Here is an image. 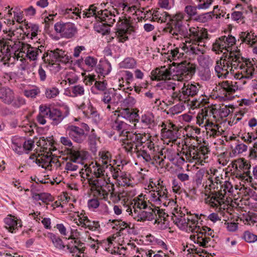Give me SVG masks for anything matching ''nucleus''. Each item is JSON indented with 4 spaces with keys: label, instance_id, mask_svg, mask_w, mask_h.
<instances>
[{
    "label": "nucleus",
    "instance_id": "nucleus-45",
    "mask_svg": "<svg viewBox=\"0 0 257 257\" xmlns=\"http://www.w3.org/2000/svg\"><path fill=\"white\" fill-rule=\"evenodd\" d=\"M240 38L243 42L250 46H253V44L257 41V37L252 31L242 32L240 34Z\"/></svg>",
    "mask_w": 257,
    "mask_h": 257
},
{
    "label": "nucleus",
    "instance_id": "nucleus-3",
    "mask_svg": "<svg viewBox=\"0 0 257 257\" xmlns=\"http://www.w3.org/2000/svg\"><path fill=\"white\" fill-rule=\"evenodd\" d=\"M107 0H104L100 4L101 8L104 10L98 11V9L94 5H91L88 9H86L82 12H79L78 8L71 6L70 8H62L60 10V13L67 19L76 20L83 18L94 17L95 19L100 20L96 23L94 25L95 31L103 35L108 34L110 32V27L115 22L118 15L121 12L114 8L110 4H106Z\"/></svg>",
    "mask_w": 257,
    "mask_h": 257
},
{
    "label": "nucleus",
    "instance_id": "nucleus-21",
    "mask_svg": "<svg viewBox=\"0 0 257 257\" xmlns=\"http://www.w3.org/2000/svg\"><path fill=\"white\" fill-rule=\"evenodd\" d=\"M0 100L4 104L19 108L24 105L25 99L21 96H15L14 91L8 87L0 88Z\"/></svg>",
    "mask_w": 257,
    "mask_h": 257
},
{
    "label": "nucleus",
    "instance_id": "nucleus-12",
    "mask_svg": "<svg viewBox=\"0 0 257 257\" xmlns=\"http://www.w3.org/2000/svg\"><path fill=\"white\" fill-rule=\"evenodd\" d=\"M110 179L108 181V184L111 186L110 190L106 193L107 197L106 198H103L98 194L96 186H94V195L97 196L100 199H103L105 201H107L108 199V194H110V199L114 203H117L119 201H121L123 206L126 208V209L131 206V204L134 201V199L132 198L136 195L137 191L135 189L132 188L130 190H126L122 193H118L114 191L113 185L109 183Z\"/></svg>",
    "mask_w": 257,
    "mask_h": 257
},
{
    "label": "nucleus",
    "instance_id": "nucleus-62",
    "mask_svg": "<svg viewBox=\"0 0 257 257\" xmlns=\"http://www.w3.org/2000/svg\"><path fill=\"white\" fill-rule=\"evenodd\" d=\"M34 197L35 199L41 200L43 202L46 203L53 201V197L50 194L46 193L36 194Z\"/></svg>",
    "mask_w": 257,
    "mask_h": 257
},
{
    "label": "nucleus",
    "instance_id": "nucleus-46",
    "mask_svg": "<svg viewBox=\"0 0 257 257\" xmlns=\"http://www.w3.org/2000/svg\"><path fill=\"white\" fill-rule=\"evenodd\" d=\"M47 237L50 239L53 245L57 248L60 250H64L65 249L66 245H64L62 239L58 235L52 232H48Z\"/></svg>",
    "mask_w": 257,
    "mask_h": 257
},
{
    "label": "nucleus",
    "instance_id": "nucleus-9",
    "mask_svg": "<svg viewBox=\"0 0 257 257\" xmlns=\"http://www.w3.org/2000/svg\"><path fill=\"white\" fill-rule=\"evenodd\" d=\"M155 14L154 21L160 23H166L167 24L171 25L172 28L170 33L174 38L179 40V37H178L179 35L181 37L186 34L187 22L184 19V15L183 13H178L172 17L166 12L157 11Z\"/></svg>",
    "mask_w": 257,
    "mask_h": 257
},
{
    "label": "nucleus",
    "instance_id": "nucleus-10",
    "mask_svg": "<svg viewBox=\"0 0 257 257\" xmlns=\"http://www.w3.org/2000/svg\"><path fill=\"white\" fill-rule=\"evenodd\" d=\"M131 204L126 211L131 215L132 217L137 221L144 222L146 221H152L157 218V215L161 218L160 221H158V224L161 226L159 227L161 229H165L168 227V223L165 220L166 213L163 212V210L155 207L154 209L150 208L149 210H142L143 209H140L137 206L134 205L133 202ZM158 220L155 219V223Z\"/></svg>",
    "mask_w": 257,
    "mask_h": 257
},
{
    "label": "nucleus",
    "instance_id": "nucleus-25",
    "mask_svg": "<svg viewBox=\"0 0 257 257\" xmlns=\"http://www.w3.org/2000/svg\"><path fill=\"white\" fill-rule=\"evenodd\" d=\"M116 111H114V113L111 115L109 124L113 130L117 131L120 135L125 137L123 143L127 140V136L132 134L130 133V131L132 127L131 125L121 120L118 116H116Z\"/></svg>",
    "mask_w": 257,
    "mask_h": 257
},
{
    "label": "nucleus",
    "instance_id": "nucleus-33",
    "mask_svg": "<svg viewBox=\"0 0 257 257\" xmlns=\"http://www.w3.org/2000/svg\"><path fill=\"white\" fill-rule=\"evenodd\" d=\"M6 228L11 233H15L22 226V222L18 217L9 215L4 219Z\"/></svg>",
    "mask_w": 257,
    "mask_h": 257
},
{
    "label": "nucleus",
    "instance_id": "nucleus-53",
    "mask_svg": "<svg viewBox=\"0 0 257 257\" xmlns=\"http://www.w3.org/2000/svg\"><path fill=\"white\" fill-rule=\"evenodd\" d=\"M78 80V77L73 71L68 72L65 76V79L61 82V84L63 85V84H66V82H68L69 84H73L77 82Z\"/></svg>",
    "mask_w": 257,
    "mask_h": 257
},
{
    "label": "nucleus",
    "instance_id": "nucleus-4",
    "mask_svg": "<svg viewBox=\"0 0 257 257\" xmlns=\"http://www.w3.org/2000/svg\"><path fill=\"white\" fill-rule=\"evenodd\" d=\"M196 71L195 66L190 63L177 66L161 67L153 70L151 78L153 80H167L163 83L164 88L176 92V88L181 87V81L190 80Z\"/></svg>",
    "mask_w": 257,
    "mask_h": 257
},
{
    "label": "nucleus",
    "instance_id": "nucleus-59",
    "mask_svg": "<svg viewBox=\"0 0 257 257\" xmlns=\"http://www.w3.org/2000/svg\"><path fill=\"white\" fill-rule=\"evenodd\" d=\"M149 187H151L152 190H161V188L163 187H166L164 185L163 181L161 179L153 180V179H150L149 181V185L148 186Z\"/></svg>",
    "mask_w": 257,
    "mask_h": 257
},
{
    "label": "nucleus",
    "instance_id": "nucleus-57",
    "mask_svg": "<svg viewBox=\"0 0 257 257\" xmlns=\"http://www.w3.org/2000/svg\"><path fill=\"white\" fill-rule=\"evenodd\" d=\"M119 103H121V105L123 106L133 107L136 104V100L134 97L127 95L125 98H123L122 97L121 100L119 101Z\"/></svg>",
    "mask_w": 257,
    "mask_h": 257
},
{
    "label": "nucleus",
    "instance_id": "nucleus-24",
    "mask_svg": "<svg viewBox=\"0 0 257 257\" xmlns=\"http://www.w3.org/2000/svg\"><path fill=\"white\" fill-rule=\"evenodd\" d=\"M11 148L17 154L21 155L28 154L34 147V141L32 140H26L24 138L17 136L12 138Z\"/></svg>",
    "mask_w": 257,
    "mask_h": 257
},
{
    "label": "nucleus",
    "instance_id": "nucleus-20",
    "mask_svg": "<svg viewBox=\"0 0 257 257\" xmlns=\"http://www.w3.org/2000/svg\"><path fill=\"white\" fill-rule=\"evenodd\" d=\"M196 123L202 127H204L207 134L213 137L221 135L220 126L211 120L207 111L198 113L196 117Z\"/></svg>",
    "mask_w": 257,
    "mask_h": 257
},
{
    "label": "nucleus",
    "instance_id": "nucleus-27",
    "mask_svg": "<svg viewBox=\"0 0 257 257\" xmlns=\"http://www.w3.org/2000/svg\"><path fill=\"white\" fill-rule=\"evenodd\" d=\"M135 37V31L128 23L121 22L119 25L115 32V38L119 43H124Z\"/></svg>",
    "mask_w": 257,
    "mask_h": 257
},
{
    "label": "nucleus",
    "instance_id": "nucleus-13",
    "mask_svg": "<svg viewBox=\"0 0 257 257\" xmlns=\"http://www.w3.org/2000/svg\"><path fill=\"white\" fill-rule=\"evenodd\" d=\"M251 167L250 162L243 158L237 159L232 162V168L234 169L233 175L243 186L252 184Z\"/></svg>",
    "mask_w": 257,
    "mask_h": 257
},
{
    "label": "nucleus",
    "instance_id": "nucleus-44",
    "mask_svg": "<svg viewBox=\"0 0 257 257\" xmlns=\"http://www.w3.org/2000/svg\"><path fill=\"white\" fill-rule=\"evenodd\" d=\"M120 78H118V86L120 87H124V80L125 81L126 84L129 85L134 80V75L132 72L129 71H123L120 72Z\"/></svg>",
    "mask_w": 257,
    "mask_h": 257
},
{
    "label": "nucleus",
    "instance_id": "nucleus-2",
    "mask_svg": "<svg viewBox=\"0 0 257 257\" xmlns=\"http://www.w3.org/2000/svg\"><path fill=\"white\" fill-rule=\"evenodd\" d=\"M116 164L117 161L112 159L109 152L102 150L99 152L96 160L88 165L85 164L80 173L82 178L88 180L96 178L93 183L96 186L98 194L106 198V193L111 187L108 184L109 179L110 177L117 178L118 176L119 171L114 169V165Z\"/></svg>",
    "mask_w": 257,
    "mask_h": 257
},
{
    "label": "nucleus",
    "instance_id": "nucleus-58",
    "mask_svg": "<svg viewBox=\"0 0 257 257\" xmlns=\"http://www.w3.org/2000/svg\"><path fill=\"white\" fill-rule=\"evenodd\" d=\"M121 173L119 175L118 177L114 178L115 179H117L118 182V184L123 186L128 187L132 184V181L126 175H120Z\"/></svg>",
    "mask_w": 257,
    "mask_h": 257
},
{
    "label": "nucleus",
    "instance_id": "nucleus-34",
    "mask_svg": "<svg viewBox=\"0 0 257 257\" xmlns=\"http://www.w3.org/2000/svg\"><path fill=\"white\" fill-rule=\"evenodd\" d=\"M239 82H234L232 81L226 80L219 83V86L223 92L224 97L227 98V94H230L234 93L239 87L238 86Z\"/></svg>",
    "mask_w": 257,
    "mask_h": 257
},
{
    "label": "nucleus",
    "instance_id": "nucleus-32",
    "mask_svg": "<svg viewBox=\"0 0 257 257\" xmlns=\"http://www.w3.org/2000/svg\"><path fill=\"white\" fill-rule=\"evenodd\" d=\"M75 220L78 225L91 231H96L100 228L98 221L89 220L88 217L82 213L78 215Z\"/></svg>",
    "mask_w": 257,
    "mask_h": 257
},
{
    "label": "nucleus",
    "instance_id": "nucleus-40",
    "mask_svg": "<svg viewBox=\"0 0 257 257\" xmlns=\"http://www.w3.org/2000/svg\"><path fill=\"white\" fill-rule=\"evenodd\" d=\"M111 70V65L107 60L100 61L96 68V72L104 77L109 74Z\"/></svg>",
    "mask_w": 257,
    "mask_h": 257
},
{
    "label": "nucleus",
    "instance_id": "nucleus-16",
    "mask_svg": "<svg viewBox=\"0 0 257 257\" xmlns=\"http://www.w3.org/2000/svg\"><path fill=\"white\" fill-rule=\"evenodd\" d=\"M66 133L69 137L74 142L82 144L87 139L90 128L87 124L82 122L79 126L72 124L66 125Z\"/></svg>",
    "mask_w": 257,
    "mask_h": 257
},
{
    "label": "nucleus",
    "instance_id": "nucleus-22",
    "mask_svg": "<svg viewBox=\"0 0 257 257\" xmlns=\"http://www.w3.org/2000/svg\"><path fill=\"white\" fill-rule=\"evenodd\" d=\"M122 95L113 91H108L104 92L101 98V106L105 111L114 113L115 107L121 100Z\"/></svg>",
    "mask_w": 257,
    "mask_h": 257
},
{
    "label": "nucleus",
    "instance_id": "nucleus-5",
    "mask_svg": "<svg viewBox=\"0 0 257 257\" xmlns=\"http://www.w3.org/2000/svg\"><path fill=\"white\" fill-rule=\"evenodd\" d=\"M189 37L186 38L188 32L183 37L185 43H182L179 47L171 51V54L174 60L186 58L188 55L203 54L206 51V42L207 38V32L202 28L197 26H191L189 29Z\"/></svg>",
    "mask_w": 257,
    "mask_h": 257
},
{
    "label": "nucleus",
    "instance_id": "nucleus-19",
    "mask_svg": "<svg viewBox=\"0 0 257 257\" xmlns=\"http://www.w3.org/2000/svg\"><path fill=\"white\" fill-rule=\"evenodd\" d=\"M202 220L200 219L199 220V226L196 227L194 234L190 236L191 239L195 243L198 244L200 246L206 247L207 243L210 240V238L206 235L214 237V231L210 228L202 226L201 222Z\"/></svg>",
    "mask_w": 257,
    "mask_h": 257
},
{
    "label": "nucleus",
    "instance_id": "nucleus-29",
    "mask_svg": "<svg viewBox=\"0 0 257 257\" xmlns=\"http://www.w3.org/2000/svg\"><path fill=\"white\" fill-rule=\"evenodd\" d=\"M78 108L82 111L83 117L87 119H91L95 123H98L100 121V115L91 104L89 99H87L86 102H83L78 105Z\"/></svg>",
    "mask_w": 257,
    "mask_h": 257
},
{
    "label": "nucleus",
    "instance_id": "nucleus-23",
    "mask_svg": "<svg viewBox=\"0 0 257 257\" xmlns=\"http://www.w3.org/2000/svg\"><path fill=\"white\" fill-rule=\"evenodd\" d=\"M44 47L41 45L37 47H32L28 44H23L19 52L17 54L18 59L20 58V61L27 58L30 61L37 60L38 56L43 52Z\"/></svg>",
    "mask_w": 257,
    "mask_h": 257
},
{
    "label": "nucleus",
    "instance_id": "nucleus-17",
    "mask_svg": "<svg viewBox=\"0 0 257 257\" xmlns=\"http://www.w3.org/2000/svg\"><path fill=\"white\" fill-rule=\"evenodd\" d=\"M88 156V152L85 151H71L66 161L65 170L67 172L77 170L78 168V164H84Z\"/></svg>",
    "mask_w": 257,
    "mask_h": 257
},
{
    "label": "nucleus",
    "instance_id": "nucleus-52",
    "mask_svg": "<svg viewBox=\"0 0 257 257\" xmlns=\"http://www.w3.org/2000/svg\"><path fill=\"white\" fill-rule=\"evenodd\" d=\"M70 92L71 96L77 97L82 96L84 94L85 92L84 86L81 84L75 85L70 88Z\"/></svg>",
    "mask_w": 257,
    "mask_h": 257
},
{
    "label": "nucleus",
    "instance_id": "nucleus-63",
    "mask_svg": "<svg viewBox=\"0 0 257 257\" xmlns=\"http://www.w3.org/2000/svg\"><path fill=\"white\" fill-rule=\"evenodd\" d=\"M100 204L98 199L95 198L90 199L87 201V206L91 211H96Z\"/></svg>",
    "mask_w": 257,
    "mask_h": 257
},
{
    "label": "nucleus",
    "instance_id": "nucleus-35",
    "mask_svg": "<svg viewBox=\"0 0 257 257\" xmlns=\"http://www.w3.org/2000/svg\"><path fill=\"white\" fill-rule=\"evenodd\" d=\"M116 116L119 118H123L130 122H138L139 121V115L137 112L132 111L128 108H123L119 112L116 111Z\"/></svg>",
    "mask_w": 257,
    "mask_h": 257
},
{
    "label": "nucleus",
    "instance_id": "nucleus-36",
    "mask_svg": "<svg viewBox=\"0 0 257 257\" xmlns=\"http://www.w3.org/2000/svg\"><path fill=\"white\" fill-rule=\"evenodd\" d=\"M146 241L149 242L151 244L154 245H157L159 247L162 249V250H167L169 251L170 253H173V251L171 249L170 246L167 244L166 239L162 240L152 235L151 234L147 235L146 236Z\"/></svg>",
    "mask_w": 257,
    "mask_h": 257
},
{
    "label": "nucleus",
    "instance_id": "nucleus-30",
    "mask_svg": "<svg viewBox=\"0 0 257 257\" xmlns=\"http://www.w3.org/2000/svg\"><path fill=\"white\" fill-rule=\"evenodd\" d=\"M161 136L164 142L167 144L174 142L178 138L177 127L170 122H163Z\"/></svg>",
    "mask_w": 257,
    "mask_h": 257
},
{
    "label": "nucleus",
    "instance_id": "nucleus-8",
    "mask_svg": "<svg viewBox=\"0 0 257 257\" xmlns=\"http://www.w3.org/2000/svg\"><path fill=\"white\" fill-rule=\"evenodd\" d=\"M149 138V134H131L127 136V140L122 143L121 146L126 152L130 153L134 157L143 162H149L152 160L150 153L141 148Z\"/></svg>",
    "mask_w": 257,
    "mask_h": 257
},
{
    "label": "nucleus",
    "instance_id": "nucleus-64",
    "mask_svg": "<svg viewBox=\"0 0 257 257\" xmlns=\"http://www.w3.org/2000/svg\"><path fill=\"white\" fill-rule=\"evenodd\" d=\"M84 64L89 69H92L97 63V59L93 57L87 56L84 60Z\"/></svg>",
    "mask_w": 257,
    "mask_h": 257
},
{
    "label": "nucleus",
    "instance_id": "nucleus-14",
    "mask_svg": "<svg viewBox=\"0 0 257 257\" xmlns=\"http://www.w3.org/2000/svg\"><path fill=\"white\" fill-rule=\"evenodd\" d=\"M39 31V27L38 25L25 22L24 26H19V27H12L7 30H4L3 32L6 35L7 39H20L22 33H25L28 38L32 39L36 37Z\"/></svg>",
    "mask_w": 257,
    "mask_h": 257
},
{
    "label": "nucleus",
    "instance_id": "nucleus-61",
    "mask_svg": "<svg viewBox=\"0 0 257 257\" xmlns=\"http://www.w3.org/2000/svg\"><path fill=\"white\" fill-rule=\"evenodd\" d=\"M185 109V107L182 103L177 104L170 107L168 113L175 115L181 113Z\"/></svg>",
    "mask_w": 257,
    "mask_h": 257
},
{
    "label": "nucleus",
    "instance_id": "nucleus-54",
    "mask_svg": "<svg viewBox=\"0 0 257 257\" xmlns=\"http://www.w3.org/2000/svg\"><path fill=\"white\" fill-rule=\"evenodd\" d=\"M107 88V83L105 81H95L93 86L91 88V91L93 94H97L98 92L96 91L97 89L100 91H104Z\"/></svg>",
    "mask_w": 257,
    "mask_h": 257
},
{
    "label": "nucleus",
    "instance_id": "nucleus-6",
    "mask_svg": "<svg viewBox=\"0 0 257 257\" xmlns=\"http://www.w3.org/2000/svg\"><path fill=\"white\" fill-rule=\"evenodd\" d=\"M206 177V182L203 184L205 189V202L212 207L217 208L220 206V209L221 205L224 204L226 196H229L232 194L233 191L232 185L229 182L225 181L220 186V190L216 192L215 190L218 188L219 177H215L214 175H208Z\"/></svg>",
    "mask_w": 257,
    "mask_h": 257
},
{
    "label": "nucleus",
    "instance_id": "nucleus-7",
    "mask_svg": "<svg viewBox=\"0 0 257 257\" xmlns=\"http://www.w3.org/2000/svg\"><path fill=\"white\" fill-rule=\"evenodd\" d=\"M168 190L166 187H163L161 190H151L145 195L141 194L135 199L134 205L140 209H147L148 203L153 206L162 204L166 207L167 210L171 209L176 211V202L173 199L168 198Z\"/></svg>",
    "mask_w": 257,
    "mask_h": 257
},
{
    "label": "nucleus",
    "instance_id": "nucleus-47",
    "mask_svg": "<svg viewBox=\"0 0 257 257\" xmlns=\"http://www.w3.org/2000/svg\"><path fill=\"white\" fill-rule=\"evenodd\" d=\"M74 244V245L73 246H71L70 244L66 246L67 249L72 254V256L75 257H85V254L84 252V248L81 247L82 245Z\"/></svg>",
    "mask_w": 257,
    "mask_h": 257
},
{
    "label": "nucleus",
    "instance_id": "nucleus-31",
    "mask_svg": "<svg viewBox=\"0 0 257 257\" xmlns=\"http://www.w3.org/2000/svg\"><path fill=\"white\" fill-rule=\"evenodd\" d=\"M189 156L190 158L188 159L190 162L196 161V163H198L201 165H204V163L209 161L208 148H202L198 152L195 150L190 151Z\"/></svg>",
    "mask_w": 257,
    "mask_h": 257
},
{
    "label": "nucleus",
    "instance_id": "nucleus-56",
    "mask_svg": "<svg viewBox=\"0 0 257 257\" xmlns=\"http://www.w3.org/2000/svg\"><path fill=\"white\" fill-rule=\"evenodd\" d=\"M165 157L167 158L170 161L175 163L176 161L177 162L179 159H181L183 162L185 161L184 159L180 157L179 155V154L176 153L175 151H173L171 150H167V152L166 154L165 155Z\"/></svg>",
    "mask_w": 257,
    "mask_h": 257
},
{
    "label": "nucleus",
    "instance_id": "nucleus-28",
    "mask_svg": "<svg viewBox=\"0 0 257 257\" xmlns=\"http://www.w3.org/2000/svg\"><path fill=\"white\" fill-rule=\"evenodd\" d=\"M54 29L62 37L67 39L72 38L77 32L75 24L69 22H58L55 24Z\"/></svg>",
    "mask_w": 257,
    "mask_h": 257
},
{
    "label": "nucleus",
    "instance_id": "nucleus-49",
    "mask_svg": "<svg viewBox=\"0 0 257 257\" xmlns=\"http://www.w3.org/2000/svg\"><path fill=\"white\" fill-rule=\"evenodd\" d=\"M241 238L247 243H253L257 241V235L252 231L247 230L242 233Z\"/></svg>",
    "mask_w": 257,
    "mask_h": 257
},
{
    "label": "nucleus",
    "instance_id": "nucleus-38",
    "mask_svg": "<svg viewBox=\"0 0 257 257\" xmlns=\"http://www.w3.org/2000/svg\"><path fill=\"white\" fill-rule=\"evenodd\" d=\"M48 118L52 120L53 125H57L60 123L64 118L62 112L56 108H51L47 106Z\"/></svg>",
    "mask_w": 257,
    "mask_h": 257
},
{
    "label": "nucleus",
    "instance_id": "nucleus-55",
    "mask_svg": "<svg viewBox=\"0 0 257 257\" xmlns=\"http://www.w3.org/2000/svg\"><path fill=\"white\" fill-rule=\"evenodd\" d=\"M40 93V89L37 86H33L24 90V95L28 98H35Z\"/></svg>",
    "mask_w": 257,
    "mask_h": 257
},
{
    "label": "nucleus",
    "instance_id": "nucleus-18",
    "mask_svg": "<svg viewBox=\"0 0 257 257\" xmlns=\"http://www.w3.org/2000/svg\"><path fill=\"white\" fill-rule=\"evenodd\" d=\"M30 158L43 168L48 170L57 169L60 166V163L56 156L52 155L49 151L41 153L37 156H31Z\"/></svg>",
    "mask_w": 257,
    "mask_h": 257
},
{
    "label": "nucleus",
    "instance_id": "nucleus-42",
    "mask_svg": "<svg viewBox=\"0 0 257 257\" xmlns=\"http://www.w3.org/2000/svg\"><path fill=\"white\" fill-rule=\"evenodd\" d=\"M197 61L202 69H210L213 64V60L208 55H198Z\"/></svg>",
    "mask_w": 257,
    "mask_h": 257
},
{
    "label": "nucleus",
    "instance_id": "nucleus-11",
    "mask_svg": "<svg viewBox=\"0 0 257 257\" xmlns=\"http://www.w3.org/2000/svg\"><path fill=\"white\" fill-rule=\"evenodd\" d=\"M168 211L172 214V219L174 223L181 230L186 232H191L194 233L196 227L199 226V220L202 215L198 214H191L190 212L187 214L181 215L178 213V208L177 205L176 211H173L171 209Z\"/></svg>",
    "mask_w": 257,
    "mask_h": 257
},
{
    "label": "nucleus",
    "instance_id": "nucleus-39",
    "mask_svg": "<svg viewBox=\"0 0 257 257\" xmlns=\"http://www.w3.org/2000/svg\"><path fill=\"white\" fill-rule=\"evenodd\" d=\"M66 239L71 240L72 243L77 244L78 245H82L83 243L82 242L86 241V240L82 237H81L80 232L76 228H71L70 233L68 234Z\"/></svg>",
    "mask_w": 257,
    "mask_h": 257
},
{
    "label": "nucleus",
    "instance_id": "nucleus-26",
    "mask_svg": "<svg viewBox=\"0 0 257 257\" xmlns=\"http://www.w3.org/2000/svg\"><path fill=\"white\" fill-rule=\"evenodd\" d=\"M70 58L68 55L67 52L59 49L48 51L45 53L42 56L43 61L49 63L58 62L66 64L70 61Z\"/></svg>",
    "mask_w": 257,
    "mask_h": 257
},
{
    "label": "nucleus",
    "instance_id": "nucleus-15",
    "mask_svg": "<svg viewBox=\"0 0 257 257\" xmlns=\"http://www.w3.org/2000/svg\"><path fill=\"white\" fill-rule=\"evenodd\" d=\"M188 80L181 81V88L172 93V98L184 102H189L199 92L200 86L198 83L188 82Z\"/></svg>",
    "mask_w": 257,
    "mask_h": 257
},
{
    "label": "nucleus",
    "instance_id": "nucleus-1",
    "mask_svg": "<svg viewBox=\"0 0 257 257\" xmlns=\"http://www.w3.org/2000/svg\"><path fill=\"white\" fill-rule=\"evenodd\" d=\"M235 42L234 37L228 36L221 37L213 44V51L223 54L216 61L214 70L218 78H225L229 74H233L245 84V79H251L257 73V59L250 60L243 57Z\"/></svg>",
    "mask_w": 257,
    "mask_h": 257
},
{
    "label": "nucleus",
    "instance_id": "nucleus-43",
    "mask_svg": "<svg viewBox=\"0 0 257 257\" xmlns=\"http://www.w3.org/2000/svg\"><path fill=\"white\" fill-rule=\"evenodd\" d=\"M183 252L184 254L187 256H192L194 254H198L199 256H202L203 253V249L196 247L194 245L190 244H187L186 246H183L182 249Z\"/></svg>",
    "mask_w": 257,
    "mask_h": 257
},
{
    "label": "nucleus",
    "instance_id": "nucleus-60",
    "mask_svg": "<svg viewBox=\"0 0 257 257\" xmlns=\"http://www.w3.org/2000/svg\"><path fill=\"white\" fill-rule=\"evenodd\" d=\"M242 140L246 143H250L257 139V129L255 133H245L242 135Z\"/></svg>",
    "mask_w": 257,
    "mask_h": 257
},
{
    "label": "nucleus",
    "instance_id": "nucleus-51",
    "mask_svg": "<svg viewBox=\"0 0 257 257\" xmlns=\"http://www.w3.org/2000/svg\"><path fill=\"white\" fill-rule=\"evenodd\" d=\"M137 62L135 59L127 57L119 64V67L124 69H133L136 66Z\"/></svg>",
    "mask_w": 257,
    "mask_h": 257
},
{
    "label": "nucleus",
    "instance_id": "nucleus-37",
    "mask_svg": "<svg viewBox=\"0 0 257 257\" xmlns=\"http://www.w3.org/2000/svg\"><path fill=\"white\" fill-rule=\"evenodd\" d=\"M140 122L144 127L148 128H153L156 125L155 116L150 111H146L141 115Z\"/></svg>",
    "mask_w": 257,
    "mask_h": 257
},
{
    "label": "nucleus",
    "instance_id": "nucleus-50",
    "mask_svg": "<svg viewBox=\"0 0 257 257\" xmlns=\"http://www.w3.org/2000/svg\"><path fill=\"white\" fill-rule=\"evenodd\" d=\"M209 113H212L213 117L215 114L219 115L221 117H225L228 115L230 112L229 109L226 106L218 109L216 107H212Z\"/></svg>",
    "mask_w": 257,
    "mask_h": 257
},
{
    "label": "nucleus",
    "instance_id": "nucleus-41",
    "mask_svg": "<svg viewBox=\"0 0 257 257\" xmlns=\"http://www.w3.org/2000/svg\"><path fill=\"white\" fill-rule=\"evenodd\" d=\"M13 10L14 18L11 20H10L8 22V24L14 26L15 25V21L21 24L23 23L26 22L23 16V11H21L20 7H15L12 8Z\"/></svg>",
    "mask_w": 257,
    "mask_h": 257
},
{
    "label": "nucleus",
    "instance_id": "nucleus-48",
    "mask_svg": "<svg viewBox=\"0 0 257 257\" xmlns=\"http://www.w3.org/2000/svg\"><path fill=\"white\" fill-rule=\"evenodd\" d=\"M47 106L41 105L39 106V113L37 116L38 122L42 125L46 123V118L48 117Z\"/></svg>",
    "mask_w": 257,
    "mask_h": 257
}]
</instances>
